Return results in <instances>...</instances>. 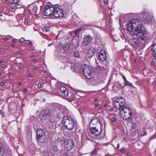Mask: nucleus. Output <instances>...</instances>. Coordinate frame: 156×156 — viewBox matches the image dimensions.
<instances>
[{
    "label": "nucleus",
    "mask_w": 156,
    "mask_h": 156,
    "mask_svg": "<svg viewBox=\"0 0 156 156\" xmlns=\"http://www.w3.org/2000/svg\"><path fill=\"white\" fill-rule=\"evenodd\" d=\"M99 105V104H98V103H97L94 106H95V107H97Z\"/></svg>",
    "instance_id": "37998d69"
},
{
    "label": "nucleus",
    "mask_w": 156,
    "mask_h": 156,
    "mask_svg": "<svg viewBox=\"0 0 156 156\" xmlns=\"http://www.w3.org/2000/svg\"><path fill=\"white\" fill-rule=\"evenodd\" d=\"M144 16H143L144 22L145 23L148 24H151L152 23V20L151 18V16L149 13L147 12L144 13Z\"/></svg>",
    "instance_id": "f8f14e48"
},
{
    "label": "nucleus",
    "mask_w": 156,
    "mask_h": 156,
    "mask_svg": "<svg viewBox=\"0 0 156 156\" xmlns=\"http://www.w3.org/2000/svg\"><path fill=\"white\" fill-rule=\"evenodd\" d=\"M90 129L91 132L95 136H97L100 133V132L96 127H91L90 128Z\"/></svg>",
    "instance_id": "2eb2a0df"
},
{
    "label": "nucleus",
    "mask_w": 156,
    "mask_h": 156,
    "mask_svg": "<svg viewBox=\"0 0 156 156\" xmlns=\"http://www.w3.org/2000/svg\"><path fill=\"white\" fill-rule=\"evenodd\" d=\"M103 2L105 4H108V0H103Z\"/></svg>",
    "instance_id": "ea45409f"
},
{
    "label": "nucleus",
    "mask_w": 156,
    "mask_h": 156,
    "mask_svg": "<svg viewBox=\"0 0 156 156\" xmlns=\"http://www.w3.org/2000/svg\"><path fill=\"white\" fill-rule=\"evenodd\" d=\"M151 51L153 54H154V56L156 60V43H154L152 45Z\"/></svg>",
    "instance_id": "aec40b11"
},
{
    "label": "nucleus",
    "mask_w": 156,
    "mask_h": 156,
    "mask_svg": "<svg viewBox=\"0 0 156 156\" xmlns=\"http://www.w3.org/2000/svg\"><path fill=\"white\" fill-rule=\"evenodd\" d=\"M11 46L12 47H14L15 46V45L13 44H11Z\"/></svg>",
    "instance_id": "864d4df0"
},
{
    "label": "nucleus",
    "mask_w": 156,
    "mask_h": 156,
    "mask_svg": "<svg viewBox=\"0 0 156 156\" xmlns=\"http://www.w3.org/2000/svg\"><path fill=\"white\" fill-rule=\"evenodd\" d=\"M154 61H152L151 62V64L152 65H154Z\"/></svg>",
    "instance_id": "49530a36"
},
{
    "label": "nucleus",
    "mask_w": 156,
    "mask_h": 156,
    "mask_svg": "<svg viewBox=\"0 0 156 156\" xmlns=\"http://www.w3.org/2000/svg\"><path fill=\"white\" fill-rule=\"evenodd\" d=\"M136 127V123L132 122L131 123V129H135Z\"/></svg>",
    "instance_id": "393cba45"
},
{
    "label": "nucleus",
    "mask_w": 156,
    "mask_h": 156,
    "mask_svg": "<svg viewBox=\"0 0 156 156\" xmlns=\"http://www.w3.org/2000/svg\"><path fill=\"white\" fill-rule=\"evenodd\" d=\"M92 38L90 36L87 35L84 38V42L85 44L87 45L91 41Z\"/></svg>",
    "instance_id": "dca6fc26"
},
{
    "label": "nucleus",
    "mask_w": 156,
    "mask_h": 156,
    "mask_svg": "<svg viewBox=\"0 0 156 156\" xmlns=\"http://www.w3.org/2000/svg\"><path fill=\"white\" fill-rule=\"evenodd\" d=\"M24 41H25V40L22 37L20 39V41L22 42H23Z\"/></svg>",
    "instance_id": "4c0bfd02"
},
{
    "label": "nucleus",
    "mask_w": 156,
    "mask_h": 156,
    "mask_svg": "<svg viewBox=\"0 0 156 156\" xmlns=\"http://www.w3.org/2000/svg\"><path fill=\"white\" fill-rule=\"evenodd\" d=\"M59 48H63V49L65 50L66 47L65 45H63L61 43H60L59 45Z\"/></svg>",
    "instance_id": "bb28decb"
},
{
    "label": "nucleus",
    "mask_w": 156,
    "mask_h": 156,
    "mask_svg": "<svg viewBox=\"0 0 156 156\" xmlns=\"http://www.w3.org/2000/svg\"><path fill=\"white\" fill-rule=\"evenodd\" d=\"M54 9V6L50 5H46L44 9L43 13L44 15L46 16H49L52 15L53 11Z\"/></svg>",
    "instance_id": "9b49d317"
},
{
    "label": "nucleus",
    "mask_w": 156,
    "mask_h": 156,
    "mask_svg": "<svg viewBox=\"0 0 156 156\" xmlns=\"http://www.w3.org/2000/svg\"><path fill=\"white\" fill-rule=\"evenodd\" d=\"M60 90L64 94L65 96H67L68 95V90L66 88L64 87L61 86L60 87Z\"/></svg>",
    "instance_id": "f3484780"
},
{
    "label": "nucleus",
    "mask_w": 156,
    "mask_h": 156,
    "mask_svg": "<svg viewBox=\"0 0 156 156\" xmlns=\"http://www.w3.org/2000/svg\"><path fill=\"white\" fill-rule=\"evenodd\" d=\"M40 34L44 38L46 39L47 40H49V38L46 35L42 33H41Z\"/></svg>",
    "instance_id": "4be33fe9"
},
{
    "label": "nucleus",
    "mask_w": 156,
    "mask_h": 156,
    "mask_svg": "<svg viewBox=\"0 0 156 156\" xmlns=\"http://www.w3.org/2000/svg\"><path fill=\"white\" fill-rule=\"evenodd\" d=\"M81 30V28L77 29L74 31V33L75 35H76L80 32Z\"/></svg>",
    "instance_id": "a878e982"
},
{
    "label": "nucleus",
    "mask_w": 156,
    "mask_h": 156,
    "mask_svg": "<svg viewBox=\"0 0 156 156\" xmlns=\"http://www.w3.org/2000/svg\"><path fill=\"white\" fill-rule=\"evenodd\" d=\"M55 104L53 103H47L45 105L46 109H48L51 111H53L54 108Z\"/></svg>",
    "instance_id": "a211bd4d"
},
{
    "label": "nucleus",
    "mask_w": 156,
    "mask_h": 156,
    "mask_svg": "<svg viewBox=\"0 0 156 156\" xmlns=\"http://www.w3.org/2000/svg\"><path fill=\"white\" fill-rule=\"evenodd\" d=\"M121 113L124 119H128L131 116L132 110L129 107L124 106L120 109V114Z\"/></svg>",
    "instance_id": "20e7f679"
},
{
    "label": "nucleus",
    "mask_w": 156,
    "mask_h": 156,
    "mask_svg": "<svg viewBox=\"0 0 156 156\" xmlns=\"http://www.w3.org/2000/svg\"><path fill=\"white\" fill-rule=\"evenodd\" d=\"M28 76L29 77H32V75H31V74H29V75H28Z\"/></svg>",
    "instance_id": "6e6d98bb"
},
{
    "label": "nucleus",
    "mask_w": 156,
    "mask_h": 156,
    "mask_svg": "<svg viewBox=\"0 0 156 156\" xmlns=\"http://www.w3.org/2000/svg\"><path fill=\"white\" fill-rule=\"evenodd\" d=\"M125 100L122 97H120L116 100L114 102V106L116 109L122 108L124 106Z\"/></svg>",
    "instance_id": "423d86ee"
},
{
    "label": "nucleus",
    "mask_w": 156,
    "mask_h": 156,
    "mask_svg": "<svg viewBox=\"0 0 156 156\" xmlns=\"http://www.w3.org/2000/svg\"><path fill=\"white\" fill-rule=\"evenodd\" d=\"M6 148L0 144V156H4L6 153Z\"/></svg>",
    "instance_id": "4468645a"
},
{
    "label": "nucleus",
    "mask_w": 156,
    "mask_h": 156,
    "mask_svg": "<svg viewBox=\"0 0 156 156\" xmlns=\"http://www.w3.org/2000/svg\"><path fill=\"white\" fill-rule=\"evenodd\" d=\"M126 27L129 33L133 35L132 42L135 46H138L141 41H145L150 37L149 33L139 19L131 20L127 24Z\"/></svg>",
    "instance_id": "f257e3e1"
},
{
    "label": "nucleus",
    "mask_w": 156,
    "mask_h": 156,
    "mask_svg": "<svg viewBox=\"0 0 156 156\" xmlns=\"http://www.w3.org/2000/svg\"><path fill=\"white\" fill-rule=\"evenodd\" d=\"M24 93H26L28 92V90L27 89H24L22 90Z\"/></svg>",
    "instance_id": "72a5a7b5"
},
{
    "label": "nucleus",
    "mask_w": 156,
    "mask_h": 156,
    "mask_svg": "<svg viewBox=\"0 0 156 156\" xmlns=\"http://www.w3.org/2000/svg\"><path fill=\"white\" fill-rule=\"evenodd\" d=\"M123 78L126 83L127 84L129 85V83H130L127 81L126 77L124 76V75L123 76Z\"/></svg>",
    "instance_id": "2f4dec72"
},
{
    "label": "nucleus",
    "mask_w": 156,
    "mask_h": 156,
    "mask_svg": "<svg viewBox=\"0 0 156 156\" xmlns=\"http://www.w3.org/2000/svg\"><path fill=\"white\" fill-rule=\"evenodd\" d=\"M73 56L77 58H80L81 57V55L79 52L77 51H76L74 52Z\"/></svg>",
    "instance_id": "412c9836"
},
{
    "label": "nucleus",
    "mask_w": 156,
    "mask_h": 156,
    "mask_svg": "<svg viewBox=\"0 0 156 156\" xmlns=\"http://www.w3.org/2000/svg\"><path fill=\"white\" fill-rule=\"evenodd\" d=\"M95 50L94 48H91L88 51L87 55L90 57H91L94 54Z\"/></svg>",
    "instance_id": "6ab92c4d"
},
{
    "label": "nucleus",
    "mask_w": 156,
    "mask_h": 156,
    "mask_svg": "<svg viewBox=\"0 0 156 156\" xmlns=\"http://www.w3.org/2000/svg\"><path fill=\"white\" fill-rule=\"evenodd\" d=\"M96 153L95 149H94L93 151L92 152L90 156H94V154H95Z\"/></svg>",
    "instance_id": "c9c22d12"
},
{
    "label": "nucleus",
    "mask_w": 156,
    "mask_h": 156,
    "mask_svg": "<svg viewBox=\"0 0 156 156\" xmlns=\"http://www.w3.org/2000/svg\"><path fill=\"white\" fill-rule=\"evenodd\" d=\"M16 4H14L13 3H12L11 5L10 6V7L12 9H16L17 8V7L16 6Z\"/></svg>",
    "instance_id": "b1692460"
},
{
    "label": "nucleus",
    "mask_w": 156,
    "mask_h": 156,
    "mask_svg": "<svg viewBox=\"0 0 156 156\" xmlns=\"http://www.w3.org/2000/svg\"><path fill=\"white\" fill-rule=\"evenodd\" d=\"M26 43H25L26 44H32V42L30 40H28V41H26Z\"/></svg>",
    "instance_id": "473e14b6"
},
{
    "label": "nucleus",
    "mask_w": 156,
    "mask_h": 156,
    "mask_svg": "<svg viewBox=\"0 0 156 156\" xmlns=\"http://www.w3.org/2000/svg\"><path fill=\"white\" fill-rule=\"evenodd\" d=\"M110 120L112 122H114L116 121L117 119L116 117H114L110 119Z\"/></svg>",
    "instance_id": "7c9ffc66"
},
{
    "label": "nucleus",
    "mask_w": 156,
    "mask_h": 156,
    "mask_svg": "<svg viewBox=\"0 0 156 156\" xmlns=\"http://www.w3.org/2000/svg\"><path fill=\"white\" fill-rule=\"evenodd\" d=\"M100 100V99L99 98H96L94 99V101H99Z\"/></svg>",
    "instance_id": "79ce46f5"
},
{
    "label": "nucleus",
    "mask_w": 156,
    "mask_h": 156,
    "mask_svg": "<svg viewBox=\"0 0 156 156\" xmlns=\"http://www.w3.org/2000/svg\"><path fill=\"white\" fill-rule=\"evenodd\" d=\"M28 18L27 17H25L24 19V23L25 25L27 24L28 23Z\"/></svg>",
    "instance_id": "cd10ccee"
},
{
    "label": "nucleus",
    "mask_w": 156,
    "mask_h": 156,
    "mask_svg": "<svg viewBox=\"0 0 156 156\" xmlns=\"http://www.w3.org/2000/svg\"><path fill=\"white\" fill-rule=\"evenodd\" d=\"M113 109L112 108H111L109 109V111L110 112L112 111Z\"/></svg>",
    "instance_id": "3c124183"
},
{
    "label": "nucleus",
    "mask_w": 156,
    "mask_h": 156,
    "mask_svg": "<svg viewBox=\"0 0 156 156\" xmlns=\"http://www.w3.org/2000/svg\"><path fill=\"white\" fill-rule=\"evenodd\" d=\"M64 148L67 151L71 150L74 147V143L71 140L66 139L64 141Z\"/></svg>",
    "instance_id": "6e6552de"
},
{
    "label": "nucleus",
    "mask_w": 156,
    "mask_h": 156,
    "mask_svg": "<svg viewBox=\"0 0 156 156\" xmlns=\"http://www.w3.org/2000/svg\"><path fill=\"white\" fill-rule=\"evenodd\" d=\"M99 57L100 61L103 62L106 59V52L105 50H101L99 53Z\"/></svg>",
    "instance_id": "ddd939ff"
},
{
    "label": "nucleus",
    "mask_w": 156,
    "mask_h": 156,
    "mask_svg": "<svg viewBox=\"0 0 156 156\" xmlns=\"http://www.w3.org/2000/svg\"><path fill=\"white\" fill-rule=\"evenodd\" d=\"M5 65L4 64H2L1 65V67L2 68H3L5 67Z\"/></svg>",
    "instance_id": "a18cd8bd"
},
{
    "label": "nucleus",
    "mask_w": 156,
    "mask_h": 156,
    "mask_svg": "<svg viewBox=\"0 0 156 156\" xmlns=\"http://www.w3.org/2000/svg\"><path fill=\"white\" fill-rule=\"evenodd\" d=\"M119 143L118 144L117 146L116 147V148L118 149L119 148Z\"/></svg>",
    "instance_id": "de8ad7c7"
},
{
    "label": "nucleus",
    "mask_w": 156,
    "mask_h": 156,
    "mask_svg": "<svg viewBox=\"0 0 156 156\" xmlns=\"http://www.w3.org/2000/svg\"><path fill=\"white\" fill-rule=\"evenodd\" d=\"M156 138V136L155 135H153V136H151V137L150 138V140H151V139H152L154 138Z\"/></svg>",
    "instance_id": "e433bc0d"
},
{
    "label": "nucleus",
    "mask_w": 156,
    "mask_h": 156,
    "mask_svg": "<svg viewBox=\"0 0 156 156\" xmlns=\"http://www.w3.org/2000/svg\"><path fill=\"white\" fill-rule=\"evenodd\" d=\"M2 61L0 60V63H2Z\"/></svg>",
    "instance_id": "69168bd1"
},
{
    "label": "nucleus",
    "mask_w": 156,
    "mask_h": 156,
    "mask_svg": "<svg viewBox=\"0 0 156 156\" xmlns=\"http://www.w3.org/2000/svg\"><path fill=\"white\" fill-rule=\"evenodd\" d=\"M44 132L41 129H38L37 131V139L40 143H43L45 140V136Z\"/></svg>",
    "instance_id": "0eeeda50"
},
{
    "label": "nucleus",
    "mask_w": 156,
    "mask_h": 156,
    "mask_svg": "<svg viewBox=\"0 0 156 156\" xmlns=\"http://www.w3.org/2000/svg\"><path fill=\"white\" fill-rule=\"evenodd\" d=\"M32 69H36V67H35L34 66L32 67Z\"/></svg>",
    "instance_id": "8fccbe9b"
},
{
    "label": "nucleus",
    "mask_w": 156,
    "mask_h": 156,
    "mask_svg": "<svg viewBox=\"0 0 156 156\" xmlns=\"http://www.w3.org/2000/svg\"><path fill=\"white\" fill-rule=\"evenodd\" d=\"M62 122L64 124L66 128L69 130L73 129L74 127V122L70 116L66 115L63 118Z\"/></svg>",
    "instance_id": "f03ea898"
},
{
    "label": "nucleus",
    "mask_w": 156,
    "mask_h": 156,
    "mask_svg": "<svg viewBox=\"0 0 156 156\" xmlns=\"http://www.w3.org/2000/svg\"><path fill=\"white\" fill-rule=\"evenodd\" d=\"M50 30V27H49L48 26H46L43 29V30L44 31H45L46 32H47L49 31Z\"/></svg>",
    "instance_id": "5701e85b"
},
{
    "label": "nucleus",
    "mask_w": 156,
    "mask_h": 156,
    "mask_svg": "<svg viewBox=\"0 0 156 156\" xmlns=\"http://www.w3.org/2000/svg\"><path fill=\"white\" fill-rule=\"evenodd\" d=\"M52 14L56 18H60L63 16L64 13L62 9L54 6Z\"/></svg>",
    "instance_id": "9d476101"
},
{
    "label": "nucleus",
    "mask_w": 156,
    "mask_h": 156,
    "mask_svg": "<svg viewBox=\"0 0 156 156\" xmlns=\"http://www.w3.org/2000/svg\"><path fill=\"white\" fill-rule=\"evenodd\" d=\"M15 65H17L18 63H15Z\"/></svg>",
    "instance_id": "0e129e2a"
},
{
    "label": "nucleus",
    "mask_w": 156,
    "mask_h": 156,
    "mask_svg": "<svg viewBox=\"0 0 156 156\" xmlns=\"http://www.w3.org/2000/svg\"><path fill=\"white\" fill-rule=\"evenodd\" d=\"M32 61H33V62H36V60H35V59H33V60Z\"/></svg>",
    "instance_id": "bf43d9fd"
},
{
    "label": "nucleus",
    "mask_w": 156,
    "mask_h": 156,
    "mask_svg": "<svg viewBox=\"0 0 156 156\" xmlns=\"http://www.w3.org/2000/svg\"><path fill=\"white\" fill-rule=\"evenodd\" d=\"M9 2V0H5V2L6 3H8Z\"/></svg>",
    "instance_id": "052dcab7"
},
{
    "label": "nucleus",
    "mask_w": 156,
    "mask_h": 156,
    "mask_svg": "<svg viewBox=\"0 0 156 156\" xmlns=\"http://www.w3.org/2000/svg\"><path fill=\"white\" fill-rule=\"evenodd\" d=\"M53 111H51L48 109H42L40 112V114L43 119H48L49 122L52 123L53 120L52 118L53 117Z\"/></svg>",
    "instance_id": "7ed1b4c3"
},
{
    "label": "nucleus",
    "mask_w": 156,
    "mask_h": 156,
    "mask_svg": "<svg viewBox=\"0 0 156 156\" xmlns=\"http://www.w3.org/2000/svg\"><path fill=\"white\" fill-rule=\"evenodd\" d=\"M80 130H79V132H80Z\"/></svg>",
    "instance_id": "338daca9"
},
{
    "label": "nucleus",
    "mask_w": 156,
    "mask_h": 156,
    "mask_svg": "<svg viewBox=\"0 0 156 156\" xmlns=\"http://www.w3.org/2000/svg\"><path fill=\"white\" fill-rule=\"evenodd\" d=\"M115 87H116V86H114L113 87V88L114 89H115Z\"/></svg>",
    "instance_id": "680f3d73"
},
{
    "label": "nucleus",
    "mask_w": 156,
    "mask_h": 156,
    "mask_svg": "<svg viewBox=\"0 0 156 156\" xmlns=\"http://www.w3.org/2000/svg\"><path fill=\"white\" fill-rule=\"evenodd\" d=\"M38 87L39 88H41L42 87V83L41 82H39L38 84Z\"/></svg>",
    "instance_id": "f704fd0d"
},
{
    "label": "nucleus",
    "mask_w": 156,
    "mask_h": 156,
    "mask_svg": "<svg viewBox=\"0 0 156 156\" xmlns=\"http://www.w3.org/2000/svg\"><path fill=\"white\" fill-rule=\"evenodd\" d=\"M13 1L14 2V4H17L16 3L18 2V1L17 0H13Z\"/></svg>",
    "instance_id": "58836bf2"
},
{
    "label": "nucleus",
    "mask_w": 156,
    "mask_h": 156,
    "mask_svg": "<svg viewBox=\"0 0 156 156\" xmlns=\"http://www.w3.org/2000/svg\"><path fill=\"white\" fill-rule=\"evenodd\" d=\"M98 121V120L97 118H93L91 119V120L90 121V123H91L93 122V124H94V122H93V121Z\"/></svg>",
    "instance_id": "c756f323"
},
{
    "label": "nucleus",
    "mask_w": 156,
    "mask_h": 156,
    "mask_svg": "<svg viewBox=\"0 0 156 156\" xmlns=\"http://www.w3.org/2000/svg\"><path fill=\"white\" fill-rule=\"evenodd\" d=\"M0 85L1 86H4L5 85V84L4 82H2L0 83Z\"/></svg>",
    "instance_id": "a19ab883"
},
{
    "label": "nucleus",
    "mask_w": 156,
    "mask_h": 156,
    "mask_svg": "<svg viewBox=\"0 0 156 156\" xmlns=\"http://www.w3.org/2000/svg\"><path fill=\"white\" fill-rule=\"evenodd\" d=\"M18 84L20 86L21 85H22L21 83L20 82L18 83Z\"/></svg>",
    "instance_id": "4d7b16f0"
},
{
    "label": "nucleus",
    "mask_w": 156,
    "mask_h": 156,
    "mask_svg": "<svg viewBox=\"0 0 156 156\" xmlns=\"http://www.w3.org/2000/svg\"><path fill=\"white\" fill-rule=\"evenodd\" d=\"M2 16V13L0 12V16Z\"/></svg>",
    "instance_id": "e2e57ef3"
},
{
    "label": "nucleus",
    "mask_w": 156,
    "mask_h": 156,
    "mask_svg": "<svg viewBox=\"0 0 156 156\" xmlns=\"http://www.w3.org/2000/svg\"><path fill=\"white\" fill-rule=\"evenodd\" d=\"M6 36L7 37L3 38L4 40L5 41H7V40H9L11 37H12V36L9 35H7Z\"/></svg>",
    "instance_id": "c85d7f7f"
},
{
    "label": "nucleus",
    "mask_w": 156,
    "mask_h": 156,
    "mask_svg": "<svg viewBox=\"0 0 156 156\" xmlns=\"http://www.w3.org/2000/svg\"><path fill=\"white\" fill-rule=\"evenodd\" d=\"M54 44V42H53V43H51L50 44H49L48 45V46H50L51 45H53Z\"/></svg>",
    "instance_id": "c03bdc74"
},
{
    "label": "nucleus",
    "mask_w": 156,
    "mask_h": 156,
    "mask_svg": "<svg viewBox=\"0 0 156 156\" xmlns=\"http://www.w3.org/2000/svg\"><path fill=\"white\" fill-rule=\"evenodd\" d=\"M108 105L107 104H105L104 105V107H106Z\"/></svg>",
    "instance_id": "603ef678"
},
{
    "label": "nucleus",
    "mask_w": 156,
    "mask_h": 156,
    "mask_svg": "<svg viewBox=\"0 0 156 156\" xmlns=\"http://www.w3.org/2000/svg\"><path fill=\"white\" fill-rule=\"evenodd\" d=\"M20 66H23V63H20Z\"/></svg>",
    "instance_id": "5fc2aeb1"
},
{
    "label": "nucleus",
    "mask_w": 156,
    "mask_h": 156,
    "mask_svg": "<svg viewBox=\"0 0 156 156\" xmlns=\"http://www.w3.org/2000/svg\"><path fill=\"white\" fill-rule=\"evenodd\" d=\"M83 70L84 75L88 79H90L93 76V74L91 69L86 64L82 66Z\"/></svg>",
    "instance_id": "39448f33"
},
{
    "label": "nucleus",
    "mask_w": 156,
    "mask_h": 156,
    "mask_svg": "<svg viewBox=\"0 0 156 156\" xmlns=\"http://www.w3.org/2000/svg\"><path fill=\"white\" fill-rule=\"evenodd\" d=\"M103 108V106H101L100 107V109H102Z\"/></svg>",
    "instance_id": "13d9d810"
},
{
    "label": "nucleus",
    "mask_w": 156,
    "mask_h": 156,
    "mask_svg": "<svg viewBox=\"0 0 156 156\" xmlns=\"http://www.w3.org/2000/svg\"><path fill=\"white\" fill-rule=\"evenodd\" d=\"M12 42L13 43H16V40L15 39L13 40Z\"/></svg>",
    "instance_id": "09e8293b"
},
{
    "label": "nucleus",
    "mask_w": 156,
    "mask_h": 156,
    "mask_svg": "<svg viewBox=\"0 0 156 156\" xmlns=\"http://www.w3.org/2000/svg\"><path fill=\"white\" fill-rule=\"evenodd\" d=\"M65 65L69 66H71V69H73L76 72H80L83 71L82 66L77 64L75 65L71 62H66Z\"/></svg>",
    "instance_id": "1a4fd4ad"
}]
</instances>
